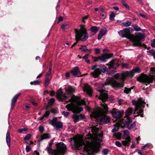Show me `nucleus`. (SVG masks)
Wrapping results in <instances>:
<instances>
[{"label": "nucleus", "instance_id": "1", "mask_svg": "<svg viewBox=\"0 0 155 155\" xmlns=\"http://www.w3.org/2000/svg\"><path fill=\"white\" fill-rule=\"evenodd\" d=\"M98 128L96 127H93L92 131L94 136L90 134L86 135L84 140H83V137L81 136H78L71 139V143L72 147L77 149L83 144H84V149L91 153L97 152L98 149L96 146L101 144L102 141L103 135L102 133L97 134Z\"/></svg>", "mask_w": 155, "mask_h": 155}, {"label": "nucleus", "instance_id": "2", "mask_svg": "<svg viewBox=\"0 0 155 155\" xmlns=\"http://www.w3.org/2000/svg\"><path fill=\"white\" fill-rule=\"evenodd\" d=\"M66 93L63 94L62 89L60 88L57 93V96L60 101H63L71 97L68 101H66L65 104L69 103L66 106V107L68 110H71L74 113H78L83 110L82 107L79 106V105L84 104V101L77 97H72L71 94L75 91L74 88L71 87L65 89Z\"/></svg>", "mask_w": 155, "mask_h": 155}, {"label": "nucleus", "instance_id": "3", "mask_svg": "<svg viewBox=\"0 0 155 155\" xmlns=\"http://www.w3.org/2000/svg\"><path fill=\"white\" fill-rule=\"evenodd\" d=\"M99 91L100 93V95L98 97V99L102 101V102L101 104V106L103 107V109L98 108L92 113L90 116L91 117L97 118V120H99L100 122L107 124L109 122L110 120V117L105 115L108 111L107 105L104 102L108 98L107 92L103 90H99Z\"/></svg>", "mask_w": 155, "mask_h": 155}, {"label": "nucleus", "instance_id": "4", "mask_svg": "<svg viewBox=\"0 0 155 155\" xmlns=\"http://www.w3.org/2000/svg\"><path fill=\"white\" fill-rule=\"evenodd\" d=\"M122 37H126L133 42L134 45L140 46V41L145 38L144 35L141 33H138L135 36L130 33V30L128 28L124 29L121 31Z\"/></svg>", "mask_w": 155, "mask_h": 155}, {"label": "nucleus", "instance_id": "5", "mask_svg": "<svg viewBox=\"0 0 155 155\" xmlns=\"http://www.w3.org/2000/svg\"><path fill=\"white\" fill-rule=\"evenodd\" d=\"M56 149L52 150L51 145L50 144L47 147V150L49 153H51L53 155H59L64 154L66 150V146L63 143L60 142L56 144Z\"/></svg>", "mask_w": 155, "mask_h": 155}, {"label": "nucleus", "instance_id": "6", "mask_svg": "<svg viewBox=\"0 0 155 155\" xmlns=\"http://www.w3.org/2000/svg\"><path fill=\"white\" fill-rule=\"evenodd\" d=\"M132 103L135 106L134 113L135 114H137V115L135 117L140 115L141 117H143V114H141V113L143 112V109L144 107L145 103L142 100V99L139 98L137 102L134 100H133L132 101Z\"/></svg>", "mask_w": 155, "mask_h": 155}, {"label": "nucleus", "instance_id": "7", "mask_svg": "<svg viewBox=\"0 0 155 155\" xmlns=\"http://www.w3.org/2000/svg\"><path fill=\"white\" fill-rule=\"evenodd\" d=\"M75 38L77 42L80 40L84 41L87 40L88 37V35L86 29L83 25H81L79 30L75 29Z\"/></svg>", "mask_w": 155, "mask_h": 155}, {"label": "nucleus", "instance_id": "8", "mask_svg": "<svg viewBox=\"0 0 155 155\" xmlns=\"http://www.w3.org/2000/svg\"><path fill=\"white\" fill-rule=\"evenodd\" d=\"M125 121V119L124 120H120L119 122L114 125V127L112 130V131L113 133H114L116 131H117L119 127H121L122 128L126 127L129 129H131L133 128L134 124H133L129 123H124V122Z\"/></svg>", "mask_w": 155, "mask_h": 155}, {"label": "nucleus", "instance_id": "9", "mask_svg": "<svg viewBox=\"0 0 155 155\" xmlns=\"http://www.w3.org/2000/svg\"><path fill=\"white\" fill-rule=\"evenodd\" d=\"M153 77L152 75L149 76L143 74H142L138 78V80L140 82L144 83L147 85L148 84L153 82Z\"/></svg>", "mask_w": 155, "mask_h": 155}, {"label": "nucleus", "instance_id": "10", "mask_svg": "<svg viewBox=\"0 0 155 155\" xmlns=\"http://www.w3.org/2000/svg\"><path fill=\"white\" fill-rule=\"evenodd\" d=\"M105 84H110L114 87H123L124 86L123 83H119L117 82L113 78H108L106 79Z\"/></svg>", "mask_w": 155, "mask_h": 155}, {"label": "nucleus", "instance_id": "11", "mask_svg": "<svg viewBox=\"0 0 155 155\" xmlns=\"http://www.w3.org/2000/svg\"><path fill=\"white\" fill-rule=\"evenodd\" d=\"M132 112V109H128L127 110L126 112L125 117H124V119H120V120H124L125 119V120H126V121L124 122V123H129L131 124H134L133 126V128L135 126V124L134 122H132L131 119L129 117V116L131 114Z\"/></svg>", "mask_w": 155, "mask_h": 155}, {"label": "nucleus", "instance_id": "12", "mask_svg": "<svg viewBox=\"0 0 155 155\" xmlns=\"http://www.w3.org/2000/svg\"><path fill=\"white\" fill-rule=\"evenodd\" d=\"M112 115L114 119H113V121L115 122L119 119L121 117L122 114H123L122 112H120V111L116 110L115 109H113L112 112Z\"/></svg>", "mask_w": 155, "mask_h": 155}, {"label": "nucleus", "instance_id": "13", "mask_svg": "<svg viewBox=\"0 0 155 155\" xmlns=\"http://www.w3.org/2000/svg\"><path fill=\"white\" fill-rule=\"evenodd\" d=\"M130 75V73L128 72H123L121 73H117L114 75V78L116 79H118L119 78L124 81L125 78L127 77Z\"/></svg>", "mask_w": 155, "mask_h": 155}, {"label": "nucleus", "instance_id": "14", "mask_svg": "<svg viewBox=\"0 0 155 155\" xmlns=\"http://www.w3.org/2000/svg\"><path fill=\"white\" fill-rule=\"evenodd\" d=\"M91 69L92 70L95 69L94 71L91 73V76L94 78L97 77L101 73L100 68H97L96 65L93 66L91 68Z\"/></svg>", "mask_w": 155, "mask_h": 155}, {"label": "nucleus", "instance_id": "15", "mask_svg": "<svg viewBox=\"0 0 155 155\" xmlns=\"http://www.w3.org/2000/svg\"><path fill=\"white\" fill-rule=\"evenodd\" d=\"M51 67H50L45 77V85L46 87L48 86L49 81L51 78Z\"/></svg>", "mask_w": 155, "mask_h": 155}, {"label": "nucleus", "instance_id": "16", "mask_svg": "<svg viewBox=\"0 0 155 155\" xmlns=\"http://www.w3.org/2000/svg\"><path fill=\"white\" fill-rule=\"evenodd\" d=\"M50 123L57 128H61L62 126V124L60 122H58L57 118L56 117L54 118L51 121Z\"/></svg>", "mask_w": 155, "mask_h": 155}, {"label": "nucleus", "instance_id": "17", "mask_svg": "<svg viewBox=\"0 0 155 155\" xmlns=\"http://www.w3.org/2000/svg\"><path fill=\"white\" fill-rule=\"evenodd\" d=\"M113 55L112 53H107L103 54L100 57V60L105 62L106 60L110 58Z\"/></svg>", "mask_w": 155, "mask_h": 155}, {"label": "nucleus", "instance_id": "18", "mask_svg": "<svg viewBox=\"0 0 155 155\" xmlns=\"http://www.w3.org/2000/svg\"><path fill=\"white\" fill-rule=\"evenodd\" d=\"M83 90L84 91L86 92L90 96H91V94L92 92V89L87 84H84Z\"/></svg>", "mask_w": 155, "mask_h": 155}, {"label": "nucleus", "instance_id": "19", "mask_svg": "<svg viewBox=\"0 0 155 155\" xmlns=\"http://www.w3.org/2000/svg\"><path fill=\"white\" fill-rule=\"evenodd\" d=\"M71 73L74 76H79L81 72L78 68L77 67H74L71 71Z\"/></svg>", "mask_w": 155, "mask_h": 155}, {"label": "nucleus", "instance_id": "20", "mask_svg": "<svg viewBox=\"0 0 155 155\" xmlns=\"http://www.w3.org/2000/svg\"><path fill=\"white\" fill-rule=\"evenodd\" d=\"M21 93H18L14 96L12 100L11 104V107L14 108L15 106V104L18 97L20 95Z\"/></svg>", "mask_w": 155, "mask_h": 155}, {"label": "nucleus", "instance_id": "21", "mask_svg": "<svg viewBox=\"0 0 155 155\" xmlns=\"http://www.w3.org/2000/svg\"><path fill=\"white\" fill-rule=\"evenodd\" d=\"M125 139L124 140L122 141V144L124 146H129L130 142V137H126Z\"/></svg>", "mask_w": 155, "mask_h": 155}, {"label": "nucleus", "instance_id": "22", "mask_svg": "<svg viewBox=\"0 0 155 155\" xmlns=\"http://www.w3.org/2000/svg\"><path fill=\"white\" fill-rule=\"evenodd\" d=\"M111 67L116 68V67L118 66V61L117 60H114L111 61L109 64Z\"/></svg>", "mask_w": 155, "mask_h": 155}, {"label": "nucleus", "instance_id": "23", "mask_svg": "<svg viewBox=\"0 0 155 155\" xmlns=\"http://www.w3.org/2000/svg\"><path fill=\"white\" fill-rule=\"evenodd\" d=\"M106 29L105 28L102 29L99 32V33L98 35V40H100L101 38L106 33Z\"/></svg>", "mask_w": 155, "mask_h": 155}, {"label": "nucleus", "instance_id": "24", "mask_svg": "<svg viewBox=\"0 0 155 155\" xmlns=\"http://www.w3.org/2000/svg\"><path fill=\"white\" fill-rule=\"evenodd\" d=\"M6 141L8 146L9 147H10V145L11 138L10 136V133L9 132H8L6 134Z\"/></svg>", "mask_w": 155, "mask_h": 155}, {"label": "nucleus", "instance_id": "25", "mask_svg": "<svg viewBox=\"0 0 155 155\" xmlns=\"http://www.w3.org/2000/svg\"><path fill=\"white\" fill-rule=\"evenodd\" d=\"M122 133H123V135L122 136V137L123 139L125 138L126 136H127V137H130L129 136V132L128 130H124L122 131Z\"/></svg>", "mask_w": 155, "mask_h": 155}, {"label": "nucleus", "instance_id": "26", "mask_svg": "<svg viewBox=\"0 0 155 155\" xmlns=\"http://www.w3.org/2000/svg\"><path fill=\"white\" fill-rule=\"evenodd\" d=\"M79 49H81L82 51L84 52L89 51L90 52L91 51V49H87L86 46L85 45L81 46Z\"/></svg>", "mask_w": 155, "mask_h": 155}, {"label": "nucleus", "instance_id": "27", "mask_svg": "<svg viewBox=\"0 0 155 155\" xmlns=\"http://www.w3.org/2000/svg\"><path fill=\"white\" fill-rule=\"evenodd\" d=\"M98 30L99 29L98 28L95 26H93L91 28V31L93 32L94 33V34L97 32Z\"/></svg>", "mask_w": 155, "mask_h": 155}, {"label": "nucleus", "instance_id": "28", "mask_svg": "<svg viewBox=\"0 0 155 155\" xmlns=\"http://www.w3.org/2000/svg\"><path fill=\"white\" fill-rule=\"evenodd\" d=\"M50 137L49 134H44L41 136V140H42L49 138Z\"/></svg>", "mask_w": 155, "mask_h": 155}, {"label": "nucleus", "instance_id": "29", "mask_svg": "<svg viewBox=\"0 0 155 155\" xmlns=\"http://www.w3.org/2000/svg\"><path fill=\"white\" fill-rule=\"evenodd\" d=\"M31 135L28 134L24 138V140L25 143H27L28 141L31 138Z\"/></svg>", "mask_w": 155, "mask_h": 155}, {"label": "nucleus", "instance_id": "30", "mask_svg": "<svg viewBox=\"0 0 155 155\" xmlns=\"http://www.w3.org/2000/svg\"><path fill=\"white\" fill-rule=\"evenodd\" d=\"M79 116L78 115L74 114L72 118L75 123L77 122L79 120Z\"/></svg>", "mask_w": 155, "mask_h": 155}, {"label": "nucleus", "instance_id": "31", "mask_svg": "<svg viewBox=\"0 0 155 155\" xmlns=\"http://www.w3.org/2000/svg\"><path fill=\"white\" fill-rule=\"evenodd\" d=\"M50 112L49 110L46 111L43 115V116L42 117L40 118V120H41L43 119L44 117H46L48 116L50 114Z\"/></svg>", "mask_w": 155, "mask_h": 155}, {"label": "nucleus", "instance_id": "32", "mask_svg": "<svg viewBox=\"0 0 155 155\" xmlns=\"http://www.w3.org/2000/svg\"><path fill=\"white\" fill-rule=\"evenodd\" d=\"M131 24V22L129 21H127L125 22H123L122 25L125 27H127L130 26Z\"/></svg>", "mask_w": 155, "mask_h": 155}, {"label": "nucleus", "instance_id": "33", "mask_svg": "<svg viewBox=\"0 0 155 155\" xmlns=\"http://www.w3.org/2000/svg\"><path fill=\"white\" fill-rule=\"evenodd\" d=\"M115 15L113 12H112L110 15L109 19L110 20H112L115 17Z\"/></svg>", "mask_w": 155, "mask_h": 155}, {"label": "nucleus", "instance_id": "34", "mask_svg": "<svg viewBox=\"0 0 155 155\" xmlns=\"http://www.w3.org/2000/svg\"><path fill=\"white\" fill-rule=\"evenodd\" d=\"M132 26L134 28V30L136 31H139L141 30V28L137 25H133Z\"/></svg>", "mask_w": 155, "mask_h": 155}, {"label": "nucleus", "instance_id": "35", "mask_svg": "<svg viewBox=\"0 0 155 155\" xmlns=\"http://www.w3.org/2000/svg\"><path fill=\"white\" fill-rule=\"evenodd\" d=\"M116 137L118 139H120L122 136V134L120 133H117L115 134Z\"/></svg>", "mask_w": 155, "mask_h": 155}, {"label": "nucleus", "instance_id": "36", "mask_svg": "<svg viewBox=\"0 0 155 155\" xmlns=\"http://www.w3.org/2000/svg\"><path fill=\"white\" fill-rule=\"evenodd\" d=\"M69 27V25L68 24L62 25L61 26V28L63 30H65Z\"/></svg>", "mask_w": 155, "mask_h": 155}, {"label": "nucleus", "instance_id": "37", "mask_svg": "<svg viewBox=\"0 0 155 155\" xmlns=\"http://www.w3.org/2000/svg\"><path fill=\"white\" fill-rule=\"evenodd\" d=\"M122 4L128 10H130V8L127 3H125L123 0L122 1Z\"/></svg>", "mask_w": 155, "mask_h": 155}, {"label": "nucleus", "instance_id": "38", "mask_svg": "<svg viewBox=\"0 0 155 155\" xmlns=\"http://www.w3.org/2000/svg\"><path fill=\"white\" fill-rule=\"evenodd\" d=\"M40 82L38 80L35 81L33 82H31L30 84L31 85H36L40 84Z\"/></svg>", "mask_w": 155, "mask_h": 155}, {"label": "nucleus", "instance_id": "39", "mask_svg": "<svg viewBox=\"0 0 155 155\" xmlns=\"http://www.w3.org/2000/svg\"><path fill=\"white\" fill-rule=\"evenodd\" d=\"M54 99L53 98H51L49 101L48 104L50 105H51L54 103Z\"/></svg>", "mask_w": 155, "mask_h": 155}, {"label": "nucleus", "instance_id": "40", "mask_svg": "<svg viewBox=\"0 0 155 155\" xmlns=\"http://www.w3.org/2000/svg\"><path fill=\"white\" fill-rule=\"evenodd\" d=\"M141 71L140 69L139 68H136L133 69V71L134 72H140Z\"/></svg>", "mask_w": 155, "mask_h": 155}, {"label": "nucleus", "instance_id": "41", "mask_svg": "<svg viewBox=\"0 0 155 155\" xmlns=\"http://www.w3.org/2000/svg\"><path fill=\"white\" fill-rule=\"evenodd\" d=\"M130 91H131L130 88H128L125 87V89L124 91V92L125 93H126L127 94H128L130 92Z\"/></svg>", "mask_w": 155, "mask_h": 155}, {"label": "nucleus", "instance_id": "42", "mask_svg": "<svg viewBox=\"0 0 155 155\" xmlns=\"http://www.w3.org/2000/svg\"><path fill=\"white\" fill-rule=\"evenodd\" d=\"M122 67L124 68H128V64L127 63H123L122 64Z\"/></svg>", "mask_w": 155, "mask_h": 155}, {"label": "nucleus", "instance_id": "43", "mask_svg": "<svg viewBox=\"0 0 155 155\" xmlns=\"http://www.w3.org/2000/svg\"><path fill=\"white\" fill-rule=\"evenodd\" d=\"M101 69L103 72H104L107 70V68L106 67L103 66L101 68Z\"/></svg>", "mask_w": 155, "mask_h": 155}, {"label": "nucleus", "instance_id": "44", "mask_svg": "<svg viewBox=\"0 0 155 155\" xmlns=\"http://www.w3.org/2000/svg\"><path fill=\"white\" fill-rule=\"evenodd\" d=\"M28 129L27 128H23L22 129H20L18 130V132H19L20 133H22L23 131H26Z\"/></svg>", "mask_w": 155, "mask_h": 155}, {"label": "nucleus", "instance_id": "45", "mask_svg": "<svg viewBox=\"0 0 155 155\" xmlns=\"http://www.w3.org/2000/svg\"><path fill=\"white\" fill-rule=\"evenodd\" d=\"M148 147V144H147L145 145L144 146H143L141 148V150H144L146 149Z\"/></svg>", "mask_w": 155, "mask_h": 155}, {"label": "nucleus", "instance_id": "46", "mask_svg": "<svg viewBox=\"0 0 155 155\" xmlns=\"http://www.w3.org/2000/svg\"><path fill=\"white\" fill-rule=\"evenodd\" d=\"M102 152L104 155H106L108 153V150L107 149H104L103 150Z\"/></svg>", "mask_w": 155, "mask_h": 155}, {"label": "nucleus", "instance_id": "47", "mask_svg": "<svg viewBox=\"0 0 155 155\" xmlns=\"http://www.w3.org/2000/svg\"><path fill=\"white\" fill-rule=\"evenodd\" d=\"M31 150V148L28 146H27L26 147V150L27 152H28Z\"/></svg>", "mask_w": 155, "mask_h": 155}, {"label": "nucleus", "instance_id": "48", "mask_svg": "<svg viewBox=\"0 0 155 155\" xmlns=\"http://www.w3.org/2000/svg\"><path fill=\"white\" fill-rule=\"evenodd\" d=\"M116 145L118 147H120L121 146V143L118 141H116L115 142Z\"/></svg>", "mask_w": 155, "mask_h": 155}, {"label": "nucleus", "instance_id": "49", "mask_svg": "<svg viewBox=\"0 0 155 155\" xmlns=\"http://www.w3.org/2000/svg\"><path fill=\"white\" fill-rule=\"evenodd\" d=\"M151 45L153 47H155V39L152 41Z\"/></svg>", "mask_w": 155, "mask_h": 155}, {"label": "nucleus", "instance_id": "50", "mask_svg": "<svg viewBox=\"0 0 155 155\" xmlns=\"http://www.w3.org/2000/svg\"><path fill=\"white\" fill-rule=\"evenodd\" d=\"M94 51L95 53L96 54L99 53L100 52V50L99 48H96L94 49Z\"/></svg>", "mask_w": 155, "mask_h": 155}, {"label": "nucleus", "instance_id": "51", "mask_svg": "<svg viewBox=\"0 0 155 155\" xmlns=\"http://www.w3.org/2000/svg\"><path fill=\"white\" fill-rule=\"evenodd\" d=\"M94 61H97L100 60V57L99 56L97 57H94Z\"/></svg>", "mask_w": 155, "mask_h": 155}, {"label": "nucleus", "instance_id": "52", "mask_svg": "<svg viewBox=\"0 0 155 155\" xmlns=\"http://www.w3.org/2000/svg\"><path fill=\"white\" fill-rule=\"evenodd\" d=\"M101 16L102 18L104 19L106 17V14H101Z\"/></svg>", "mask_w": 155, "mask_h": 155}, {"label": "nucleus", "instance_id": "53", "mask_svg": "<svg viewBox=\"0 0 155 155\" xmlns=\"http://www.w3.org/2000/svg\"><path fill=\"white\" fill-rule=\"evenodd\" d=\"M62 113L64 115V116H65V117H67L68 115V114H69L68 112H65V111L63 112Z\"/></svg>", "mask_w": 155, "mask_h": 155}, {"label": "nucleus", "instance_id": "54", "mask_svg": "<svg viewBox=\"0 0 155 155\" xmlns=\"http://www.w3.org/2000/svg\"><path fill=\"white\" fill-rule=\"evenodd\" d=\"M39 129L40 131L41 132H43L44 130V128L42 127H39Z\"/></svg>", "mask_w": 155, "mask_h": 155}, {"label": "nucleus", "instance_id": "55", "mask_svg": "<svg viewBox=\"0 0 155 155\" xmlns=\"http://www.w3.org/2000/svg\"><path fill=\"white\" fill-rule=\"evenodd\" d=\"M88 55L89 54H86L83 57V58L85 59V61L88 59Z\"/></svg>", "mask_w": 155, "mask_h": 155}, {"label": "nucleus", "instance_id": "56", "mask_svg": "<svg viewBox=\"0 0 155 155\" xmlns=\"http://www.w3.org/2000/svg\"><path fill=\"white\" fill-rule=\"evenodd\" d=\"M151 53L153 56L154 58L155 59V51H151Z\"/></svg>", "mask_w": 155, "mask_h": 155}, {"label": "nucleus", "instance_id": "57", "mask_svg": "<svg viewBox=\"0 0 155 155\" xmlns=\"http://www.w3.org/2000/svg\"><path fill=\"white\" fill-rule=\"evenodd\" d=\"M56 110L54 108H52L51 109V112L54 113H56Z\"/></svg>", "mask_w": 155, "mask_h": 155}, {"label": "nucleus", "instance_id": "58", "mask_svg": "<svg viewBox=\"0 0 155 155\" xmlns=\"http://www.w3.org/2000/svg\"><path fill=\"white\" fill-rule=\"evenodd\" d=\"M55 93L54 91H52L50 92V95L51 96H53L54 95Z\"/></svg>", "mask_w": 155, "mask_h": 155}, {"label": "nucleus", "instance_id": "59", "mask_svg": "<svg viewBox=\"0 0 155 155\" xmlns=\"http://www.w3.org/2000/svg\"><path fill=\"white\" fill-rule=\"evenodd\" d=\"M140 15L141 16V17H143V18H145L146 19H147V18L146 17V16L145 15H144V14H142L141 13H140Z\"/></svg>", "mask_w": 155, "mask_h": 155}, {"label": "nucleus", "instance_id": "60", "mask_svg": "<svg viewBox=\"0 0 155 155\" xmlns=\"http://www.w3.org/2000/svg\"><path fill=\"white\" fill-rule=\"evenodd\" d=\"M113 8L116 11H117L119 10V8L117 6H114L113 7Z\"/></svg>", "mask_w": 155, "mask_h": 155}, {"label": "nucleus", "instance_id": "61", "mask_svg": "<svg viewBox=\"0 0 155 155\" xmlns=\"http://www.w3.org/2000/svg\"><path fill=\"white\" fill-rule=\"evenodd\" d=\"M42 73L40 74L37 77V78H41L42 75Z\"/></svg>", "mask_w": 155, "mask_h": 155}, {"label": "nucleus", "instance_id": "62", "mask_svg": "<svg viewBox=\"0 0 155 155\" xmlns=\"http://www.w3.org/2000/svg\"><path fill=\"white\" fill-rule=\"evenodd\" d=\"M33 155H39V154L37 151H35Z\"/></svg>", "mask_w": 155, "mask_h": 155}, {"label": "nucleus", "instance_id": "63", "mask_svg": "<svg viewBox=\"0 0 155 155\" xmlns=\"http://www.w3.org/2000/svg\"><path fill=\"white\" fill-rule=\"evenodd\" d=\"M135 147V144L134 143H132V144L131 146V147L132 148H134Z\"/></svg>", "mask_w": 155, "mask_h": 155}, {"label": "nucleus", "instance_id": "64", "mask_svg": "<svg viewBox=\"0 0 155 155\" xmlns=\"http://www.w3.org/2000/svg\"><path fill=\"white\" fill-rule=\"evenodd\" d=\"M150 69L151 71L155 72V68H151Z\"/></svg>", "mask_w": 155, "mask_h": 155}]
</instances>
